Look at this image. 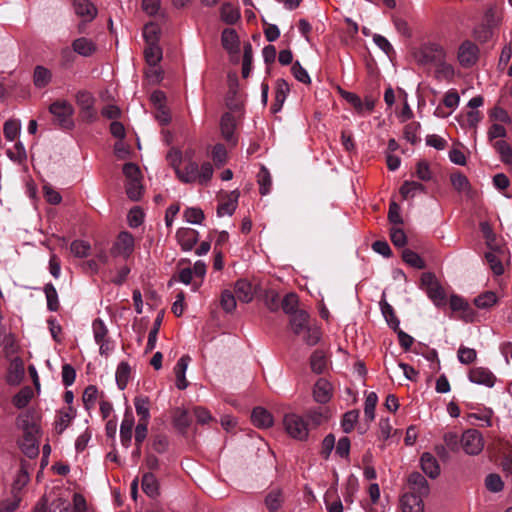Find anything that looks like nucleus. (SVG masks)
<instances>
[{"label":"nucleus","instance_id":"774afa93","mask_svg":"<svg viewBox=\"0 0 512 512\" xmlns=\"http://www.w3.org/2000/svg\"><path fill=\"white\" fill-rule=\"evenodd\" d=\"M297 305L298 297L294 293L287 294L282 301V309L287 314L293 315L294 312H298Z\"/></svg>","mask_w":512,"mask_h":512},{"label":"nucleus","instance_id":"423d86ee","mask_svg":"<svg viewBox=\"0 0 512 512\" xmlns=\"http://www.w3.org/2000/svg\"><path fill=\"white\" fill-rule=\"evenodd\" d=\"M75 98L83 120L86 122H94L97 119V110L95 109V98L92 93L79 91Z\"/></svg>","mask_w":512,"mask_h":512},{"label":"nucleus","instance_id":"4be33fe9","mask_svg":"<svg viewBox=\"0 0 512 512\" xmlns=\"http://www.w3.org/2000/svg\"><path fill=\"white\" fill-rule=\"evenodd\" d=\"M143 492L150 498H157L160 494L159 481L153 473H145L141 482Z\"/></svg>","mask_w":512,"mask_h":512},{"label":"nucleus","instance_id":"ddd939ff","mask_svg":"<svg viewBox=\"0 0 512 512\" xmlns=\"http://www.w3.org/2000/svg\"><path fill=\"white\" fill-rule=\"evenodd\" d=\"M420 467L422 471L431 479H436L441 473L440 465L434 455L424 452L420 457Z\"/></svg>","mask_w":512,"mask_h":512},{"label":"nucleus","instance_id":"052dcab7","mask_svg":"<svg viewBox=\"0 0 512 512\" xmlns=\"http://www.w3.org/2000/svg\"><path fill=\"white\" fill-rule=\"evenodd\" d=\"M381 311L383 316L385 317L387 323L393 328L396 329L399 326V320L394 314V310L390 304L387 302H381Z\"/></svg>","mask_w":512,"mask_h":512},{"label":"nucleus","instance_id":"72a5a7b5","mask_svg":"<svg viewBox=\"0 0 512 512\" xmlns=\"http://www.w3.org/2000/svg\"><path fill=\"white\" fill-rule=\"evenodd\" d=\"M425 192V186L416 181H405L400 188V194L404 199L413 198L417 194Z\"/></svg>","mask_w":512,"mask_h":512},{"label":"nucleus","instance_id":"1a4fd4ad","mask_svg":"<svg viewBox=\"0 0 512 512\" xmlns=\"http://www.w3.org/2000/svg\"><path fill=\"white\" fill-rule=\"evenodd\" d=\"M133 250L134 238L132 234L129 232H121L113 245V254L126 259L132 254Z\"/></svg>","mask_w":512,"mask_h":512},{"label":"nucleus","instance_id":"2eb2a0df","mask_svg":"<svg viewBox=\"0 0 512 512\" xmlns=\"http://www.w3.org/2000/svg\"><path fill=\"white\" fill-rule=\"evenodd\" d=\"M333 394V388L329 381L320 378L314 385L313 397L314 400L320 404H325L330 401Z\"/></svg>","mask_w":512,"mask_h":512},{"label":"nucleus","instance_id":"6e6d98bb","mask_svg":"<svg viewBox=\"0 0 512 512\" xmlns=\"http://www.w3.org/2000/svg\"><path fill=\"white\" fill-rule=\"evenodd\" d=\"M214 173L213 166L210 162H204L200 168H198L197 183L200 185H207L212 179Z\"/></svg>","mask_w":512,"mask_h":512},{"label":"nucleus","instance_id":"3c124183","mask_svg":"<svg viewBox=\"0 0 512 512\" xmlns=\"http://www.w3.org/2000/svg\"><path fill=\"white\" fill-rule=\"evenodd\" d=\"M359 418L358 410H351L343 415L341 427L345 433L351 432Z\"/></svg>","mask_w":512,"mask_h":512},{"label":"nucleus","instance_id":"e2e57ef3","mask_svg":"<svg viewBox=\"0 0 512 512\" xmlns=\"http://www.w3.org/2000/svg\"><path fill=\"white\" fill-rule=\"evenodd\" d=\"M340 94L348 103H350L355 108V110L358 113L364 112L363 102L357 94L344 90H340Z\"/></svg>","mask_w":512,"mask_h":512},{"label":"nucleus","instance_id":"39448f33","mask_svg":"<svg viewBox=\"0 0 512 512\" xmlns=\"http://www.w3.org/2000/svg\"><path fill=\"white\" fill-rule=\"evenodd\" d=\"M49 112L54 116L55 121L64 128H72L74 123L72 115L73 106L66 100H58L49 106Z\"/></svg>","mask_w":512,"mask_h":512},{"label":"nucleus","instance_id":"9d476101","mask_svg":"<svg viewBox=\"0 0 512 512\" xmlns=\"http://www.w3.org/2000/svg\"><path fill=\"white\" fill-rule=\"evenodd\" d=\"M469 380L477 385H483L488 388H491L495 385L496 377L495 375L485 367H474L469 371L468 374Z\"/></svg>","mask_w":512,"mask_h":512},{"label":"nucleus","instance_id":"338daca9","mask_svg":"<svg viewBox=\"0 0 512 512\" xmlns=\"http://www.w3.org/2000/svg\"><path fill=\"white\" fill-rule=\"evenodd\" d=\"M184 218L187 222L191 224H200L202 220L204 219V213L199 208H187L184 211Z\"/></svg>","mask_w":512,"mask_h":512},{"label":"nucleus","instance_id":"c9c22d12","mask_svg":"<svg viewBox=\"0 0 512 512\" xmlns=\"http://www.w3.org/2000/svg\"><path fill=\"white\" fill-rule=\"evenodd\" d=\"M436 66L435 69V77L439 80L451 81L455 75L454 67L447 63L444 60H441L434 64Z\"/></svg>","mask_w":512,"mask_h":512},{"label":"nucleus","instance_id":"e433bc0d","mask_svg":"<svg viewBox=\"0 0 512 512\" xmlns=\"http://www.w3.org/2000/svg\"><path fill=\"white\" fill-rule=\"evenodd\" d=\"M131 368L127 362H120L115 373L118 387L123 390L126 388L130 379Z\"/></svg>","mask_w":512,"mask_h":512},{"label":"nucleus","instance_id":"cd10ccee","mask_svg":"<svg viewBox=\"0 0 512 512\" xmlns=\"http://www.w3.org/2000/svg\"><path fill=\"white\" fill-rule=\"evenodd\" d=\"M52 80V72L50 69L37 65L33 72V83L36 88L42 89L46 87Z\"/></svg>","mask_w":512,"mask_h":512},{"label":"nucleus","instance_id":"0eeeda50","mask_svg":"<svg viewBox=\"0 0 512 512\" xmlns=\"http://www.w3.org/2000/svg\"><path fill=\"white\" fill-rule=\"evenodd\" d=\"M478 55V46L475 43L466 40L458 48L457 59L462 67L468 68L477 62Z\"/></svg>","mask_w":512,"mask_h":512},{"label":"nucleus","instance_id":"f257e3e1","mask_svg":"<svg viewBox=\"0 0 512 512\" xmlns=\"http://www.w3.org/2000/svg\"><path fill=\"white\" fill-rule=\"evenodd\" d=\"M16 424L23 432L22 438L19 440L20 449L29 458L37 457L39 454V427L27 414L19 415Z\"/></svg>","mask_w":512,"mask_h":512},{"label":"nucleus","instance_id":"864d4df0","mask_svg":"<svg viewBox=\"0 0 512 512\" xmlns=\"http://www.w3.org/2000/svg\"><path fill=\"white\" fill-rule=\"evenodd\" d=\"M161 323H162V316L158 315L156 317V319L154 320L152 329L149 331L148 341H147V345H146L147 352L152 351L156 346L157 336L159 333Z\"/></svg>","mask_w":512,"mask_h":512},{"label":"nucleus","instance_id":"f03ea898","mask_svg":"<svg viewBox=\"0 0 512 512\" xmlns=\"http://www.w3.org/2000/svg\"><path fill=\"white\" fill-rule=\"evenodd\" d=\"M413 59L420 66L435 64L446 58L445 49L438 43L428 42L422 44L412 53Z\"/></svg>","mask_w":512,"mask_h":512},{"label":"nucleus","instance_id":"c03bdc74","mask_svg":"<svg viewBox=\"0 0 512 512\" xmlns=\"http://www.w3.org/2000/svg\"><path fill=\"white\" fill-rule=\"evenodd\" d=\"M71 253L77 258H85L90 254L91 245L84 240H74L70 245Z\"/></svg>","mask_w":512,"mask_h":512},{"label":"nucleus","instance_id":"f704fd0d","mask_svg":"<svg viewBox=\"0 0 512 512\" xmlns=\"http://www.w3.org/2000/svg\"><path fill=\"white\" fill-rule=\"evenodd\" d=\"M134 405L140 421L149 422L150 418V401L148 397L139 396L134 399Z\"/></svg>","mask_w":512,"mask_h":512},{"label":"nucleus","instance_id":"6ab92c4d","mask_svg":"<svg viewBox=\"0 0 512 512\" xmlns=\"http://www.w3.org/2000/svg\"><path fill=\"white\" fill-rule=\"evenodd\" d=\"M191 358L188 355H183L176 363L174 367V373L176 377V386L180 390H184L188 387V381L186 380L185 374L188 368Z\"/></svg>","mask_w":512,"mask_h":512},{"label":"nucleus","instance_id":"bb28decb","mask_svg":"<svg viewBox=\"0 0 512 512\" xmlns=\"http://www.w3.org/2000/svg\"><path fill=\"white\" fill-rule=\"evenodd\" d=\"M220 16L222 21L232 25L240 19L241 13L238 6L225 2L220 8Z\"/></svg>","mask_w":512,"mask_h":512},{"label":"nucleus","instance_id":"8fccbe9b","mask_svg":"<svg viewBox=\"0 0 512 512\" xmlns=\"http://www.w3.org/2000/svg\"><path fill=\"white\" fill-rule=\"evenodd\" d=\"M402 258L404 262H406L407 264L414 268L423 269L425 267V262L423 261V259L416 252L410 249L403 250Z\"/></svg>","mask_w":512,"mask_h":512},{"label":"nucleus","instance_id":"aec40b11","mask_svg":"<svg viewBox=\"0 0 512 512\" xmlns=\"http://www.w3.org/2000/svg\"><path fill=\"white\" fill-rule=\"evenodd\" d=\"M403 512H423L424 503L422 497L414 493H406L401 498Z\"/></svg>","mask_w":512,"mask_h":512},{"label":"nucleus","instance_id":"473e14b6","mask_svg":"<svg viewBox=\"0 0 512 512\" xmlns=\"http://www.w3.org/2000/svg\"><path fill=\"white\" fill-rule=\"evenodd\" d=\"M450 307L453 311H463L466 321H473V312L469 304L460 296L452 295L450 297Z\"/></svg>","mask_w":512,"mask_h":512},{"label":"nucleus","instance_id":"20e7f679","mask_svg":"<svg viewBox=\"0 0 512 512\" xmlns=\"http://www.w3.org/2000/svg\"><path fill=\"white\" fill-rule=\"evenodd\" d=\"M484 444L483 435L477 429H467L461 436V447L467 455L480 454L483 451Z\"/></svg>","mask_w":512,"mask_h":512},{"label":"nucleus","instance_id":"0e129e2a","mask_svg":"<svg viewBox=\"0 0 512 512\" xmlns=\"http://www.w3.org/2000/svg\"><path fill=\"white\" fill-rule=\"evenodd\" d=\"M443 441L449 450L456 452L461 446V438L456 432L449 431L444 434Z\"/></svg>","mask_w":512,"mask_h":512},{"label":"nucleus","instance_id":"f8f14e48","mask_svg":"<svg viewBox=\"0 0 512 512\" xmlns=\"http://www.w3.org/2000/svg\"><path fill=\"white\" fill-rule=\"evenodd\" d=\"M409 493H414L420 497L427 496L430 491V487L426 478L419 472H412L407 479Z\"/></svg>","mask_w":512,"mask_h":512},{"label":"nucleus","instance_id":"b1692460","mask_svg":"<svg viewBox=\"0 0 512 512\" xmlns=\"http://www.w3.org/2000/svg\"><path fill=\"white\" fill-rule=\"evenodd\" d=\"M251 420L258 428H269L273 425L272 415L262 407H256L253 409Z\"/></svg>","mask_w":512,"mask_h":512},{"label":"nucleus","instance_id":"bf43d9fd","mask_svg":"<svg viewBox=\"0 0 512 512\" xmlns=\"http://www.w3.org/2000/svg\"><path fill=\"white\" fill-rule=\"evenodd\" d=\"M143 191L141 180L127 181L126 193L131 200L137 201L140 199Z\"/></svg>","mask_w":512,"mask_h":512},{"label":"nucleus","instance_id":"58836bf2","mask_svg":"<svg viewBox=\"0 0 512 512\" xmlns=\"http://www.w3.org/2000/svg\"><path fill=\"white\" fill-rule=\"evenodd\" d=\"M144 54L146 62L151 67L157 66L162 59V51L158 43L147 44Z\"/></svg>","mask_w":512,"mask_h":512},{"label":"nucleus","instance_id":"a19ab883","mask_svg":"<svg viewBox=\"0 0 512 512\" xmlns=\"http://www.w3.org/2000/svg\"><path fill=\"white\" fill-rule=\"evenodd\" d=\"M378 402V396L375 392H369L365 398L364 416L368 422L375 418V408Z\"/></svg>","mask_w":512,"mask_h":512},{"label":"nucleus","instance_id":"5701e85b","mask_svg":"<svg viewBox=\"0 0 512 512\" xmlns=\"http://www.w3.org/2000/svg\"><path fill=\"white\" fill-rule=\"evenodd\" d=\"M198 164L194 161L188 162L183 169H177L176 175L178 179L183 183H197L198 176Z\"/></svg>","mask_w":512,"mask_h":512},{"label":"nucleus","instance_id":"5fc2aeb1","mask_svg":"<svg viewBox=\"0 0 512 512\" xmlns=\"http://www.w3.org/2000/svg\"><path fill=\"white\" fill-rule=\"evenodd\" d=\"M220 304L227 313H232L236 309V297L230 290H224L221 294Z\"/></svg>","mask_w":512,"mask_h":512},{"label":"nucleus","instance_id":"9b49d317","mask_svg":"<svg viewBox=\"0 0 512 512\" xmlns=\"http://www.w3.org/2000/svg\"><path fill=\"white\" fill-rule=\"evenodd\" d=\"M239 191L234 190L225 196H221L220 203L217 207V215L219 217L232 216L238 205Z\"/></svg>","mask_w":512,"mask_h":512},{"label":"nucleus","instance_id":"4c0bfd02","mask_svg":"<svg viewBox=\"0 0 512 512\" xmlns=\"http://www.w3.org/2000/svg\"><path fill=\"white\" fill-rule=\"evenodd\" d=\"M43 290L46 296L48 310L53 312L58 311L60 303L55 286L52 283H47Z\"/></svg>","mask_w":512,"mask_h":512},{"label":"nucleus","instance_id":"7ed1b4c3","mask_svg":"<svg viewBox=\"0 0 512 512\" xmlns=\"http://www.w3.org/2000/svg\"><path fill=\"white\" fill-rule=\"evenodd\" d=\"M283 426L286 433L296 440L302 441L308 438V424L296 413H286L283 417Z\"/></svg>","mask_w":512,"mask_h":512},{"label":"nucleus","instance_id":"a211bd4d","mask_svg":"<svg viewBox=\"0 0 512 512\" xmlns=\"http://www.w3.org/2000/svg\"><path fill=\"white\" fill-rule=\"evenodd\" d=\"M198 232L192 228H181L177 231L176 237L184 251H190L198 241Z\"/></svg>","mask_w":512,"mask_h":512},{"label":"nucleus","instance_id":"a18cd8bd","mask_svg":"<svg viewBox=\"0 0 512 512\" xmlns=\"http://www.w3.org/2000/svg\"><path fill=\"white\" fill-rule=\"evenodd\" d=\"M97 399H98L97 387L94 385H89L88 387H86L83 392V395H82V400H83L85 409L88 411L91 410L95 406Z\"/></svg>","mask_w":512,"mask_h":512},{"label":"nucleus","instance_id":"09e8293b","mask_svg":"<svg viewBox=\"0 0 512 512\" xmlns=\"http://www.w3.org/2000/svg\"><path fill=\"white\" fill-rule=\"evenodd\" d=\"M301 335L303 341L307 345L314 346L319 342L321 338L320 328L317 325L313 324L312 326L308 327L306 331L302 332Z\"/></svg>","mask_w":512,"mask_h":512},{"label":"nucleus","instance_id":"f3484780","mask_svg":"<svg viewBox=\"0 0 512 512\" xmlns=\"http://www.w3.org/2000/svg\"><path fill=\"white\" fill-rule=\"evenodd\" d=\"M313 324L310 322L309 314L304 310H298L291 315L290 327L294 334L300 335Z\"/></svg>","mask_w":512,"mask_h":512},{"label":"nucleus","instance_id":"dca6fc26","mask_svg":"<svg viewBox=\"0 0 512 512\" xmlns=\"http://www.w3.org/2000/svg\"><path fill=\"white\" fill-rule=\"evenodd\" d=\"M73 51L80 56L90 57L97 51V44L89 38H76L71 45Z\"/></svg>","mask_w":512,"mask_h":512},{"label":"nucleus","instance_id":"2f4dec72","mask_svg":"<svg viewBox=\"0 0 512 512\" xmlns=\"http://www.w3.org/2000/svg\"><path fill=\"white\" fill-rule=\"evenodd\" d=\"M498 301V297L493 291H485L474 299V305L483 310L492 308Z\"/></svg>","mask_w":512,"mask_h":512},{"label":"nucleus","instance_id":"37998d69","mask_svg":"<svg viewBox=\"0 0 512 512\" xmlns=\"http://www.w3.org/2000/svg\"><path fill=\"white\" fill-rule=\"evenodd\" d=\"M20 130H21V123L19 120L10 119L4 123L3 132L5 135V138L8 141H14L17 138V136L19 135Z\"/></svg>","mask_w":512,"mask_h":512},{"label":"nucleus","instance_id":"680f3d73","mask_svg":"<svg viewBox=\"0 0 512 512\" xmlns=\"http://www.w3.org/2000/svg\"><path fill=\"white\" fill-rule=\"evenodd\" d=\"M486 488L493 493L502 491L504 483L498 474H489L485 479Z\"/></svg>","mask_w":512,"mask_h":512},{"label":"nucleus","instance_id":"4d7b16f0","mask_svg":"<svg viewBox=\"0 0 512 512\" xmlns=\"http://www.w3.org/2000/svg\"><path fill=\"white\" fill-rule=\"evenodd\" d=\"M32 390L30 388L21 389L14 397L13 404L15 407L21 409L28 405L32 398Z\"/></svg>","mask_w":512,"mask_h":512},{"label":"nucleus","instance_id":"13d9d810","mask_svg":"<svg viewBox=\"0 0 512 512\" xmlns=\"http://www.w3.org/2000/svg\"><path fill=\"white\" fill-rule=\"evenodd\" d=\"M160 29L155 23H148L143 29V36L147 44L158 43Z\"/></svg>","mask_w":512,"mask_h":512},{"label":"nucleus","instance_id":"6e6552de","mask_svg":"<svg viewBox=\"0 0 512 512\" xmlns=\"http://www.w3.org/2000/svg\"><path fill=\"white\" fill-rule=\"evenodd\" d=\"M74 10L77 16L82 18V23L78 25L79 33H83L85 22L92 21L97 16V8L89 0H74Z\"/></svg>","mask_w":512,"mask_h":512},{"label":"nucleus","instance_id":"4468645a","mask_svg":"<svg viewBox=\"0 0 512 512\" xmlns=\"http://www.w3.org/2000/svg\"><path fill=\"white\" fill-rule=\"evenodd\" d=\"M220 129L223 138L232 145H236L237 139L234 134L236 129V121L231 113L226 112L222 115L220 120Z\"/></svg>","mask_w":512,"mask_h":512},{"label":"nucleus","instance_id":"603ef678","mask_svg":"<svg viewBox=\"0 0 512 512\" xmlns=\"http://www.w3.org/2000/svg\"><path fill=\"white\" fill-rule=\"evenodd\" d=\"M94 340L96 343L108 339V329L103 320L97 318L92 323Z\"/></svg>","mask_w":512,"mask_h":512},{"label":"nucleus","instance_id":"c756f323","mask_svg":"<svg viewBox=\"0 0 512 512\" xmlns=\"http://www.w3.org/2000/svg\"><path fill=\"white\" fill-rule=\"evenodd\" d=\"M500 254V250H492L485 254V258L487 263L489 264L490 269L497 276L502 275L505 270Z\"/></svg>","mask_w":512,"mask_h":512},{"label":"nucleus","instance_id":"412c9836","mask_svg":"<svg viewBox=\"0 0 512 512\" xmlns=\"http://www.w3.org/2000/svg\"><path fill=\"white\" fill-rule=\"evenodd\" d=\"M133 427L134 417L131 413H126L120 425V440L126 448L131 444Z\"/></svg>","mask_w":512,"mask_h":512},{"label":"nucleus","instance_id":"393cba45","mask_svg":"<svg viewBox=\"0 0 512 512\" xmlns=\"http://www.w3.org/2000/svg\"><path fill=\"white\" fill-rule=\"evenodd\" d=\"M450 182H451V185L453 186V188L457 192L463 193L468 197L472 196V189H471L470 182L464 174H462L460 172L452 173L450 175Z\"/></svg>","mask_w":512,"mask_h":512},{"label":"nucleus","instance_id":"79ce46f5","mask_svg":"<svg viewBox=\"0 0 512 512\" xmlns=\"http://www.w3.org/2000/svg\"><path fill=\"white\" fill-rule=\"evenodd\" d=\"M434 305L440 307L446 304V294L442 286L438 283L425 291Z\"/></svg>","mask_w":512,"mask_h":512},{"label":"nucleus","instance_id":"c85d7f7f","mask_svg":"<svg viewBox=\"0 0 512 512\" xmlns=\"http://www.w3.org/2000/svg\"><path fill=\"white\" fill-rule=\"evenodd\" d=\"M223 47L233 53L239 50V37L234 29H224L221 35Z\"/></svg>","mask_w":512,"mask_h":512},{"label":"nucleus","instance_id":"de8ad7c7","mask_svg":"<svg viewBox=\"0 0 512 512\" xmlns=\"http://www.w3.org/2000/svg\"><path fill=\"white\" fill-rule=\"evenodd\" d=\"M310 365H311V369L315 373H317V374L322 373L326 367V359H325L324 352L321 350H315L313 352V354L311 355Z\"/></svg>","mask_w":512,"mask_h":512},{"label":"nucleus","instance_id":"49530a36","mask_svg":"<svg viewBox=\"0 0 512 512\" xmlns=\"http://www.w3.org/2000/svg\"><path fill=\"white\" fill-rule=\"evenodd\" d=\"M283 502L282 492L279 489L272 490L265 498V505L269 511L278 510Z\"/></svg>","mask_w":512,"mask_h":512},{"label":"nucleus","instance_id":"69168bd1","mask_svg":"<svg viewBox=\"0 0 512 512\" xmlns=\"http://www.w3.org/2000/svg\"><path fill=\"white\" fill-rule=\"evenodd\" d=\"M495 148L497 152L500 154L501 160L504 163H511L512 161V149L508 143L503 140L497 141L495 143Z\"/></svg>","mask_w":512,"mask_h":512},{"label":"nucleus","instance_id":"a878e982","mask_svg":"<svg viewBox=\"0 0 512 512\" xmlns=\"http://www.w3.org/2000/svg\"><path fill=\"white\" fill-rule=\"evenodd\" d=\"M235 294L239 301L249 303L254 298L253 287L247 280H238L235 284Z\"/></svg>","mask_w":512,"mask_h":512},{"label":"nucleus","instance_id":"7c9ffc66","mask_svg":"<svg viewBox=\"0 0 512 512\" xmlns=\"http://www.w3.org/2000/svg\"><path fill=\"white\" fill-rule=\"evenodd\" d=\"M75 415L76 412L71 406L58 412L57 420L55 422V428L58 433H62L69 426Z\"/></svg>","mask_w":512,"mask_h":512},{"label":"nucleus","instance_id":"ea45409f","mask_svg":"<svg viewBox=\"0 0 512 512\" xmlns=\"http://www.w3.org/2000/svg\"><path fill=\"white\" fill-rule=\"evenodd\" d=\"M257 182L259 184V192L261 195H267L272 186V178L269 170L262 166L258 175H257Z\"/></svg>","mask_w":512,"mask_h":512}]
</instances>
